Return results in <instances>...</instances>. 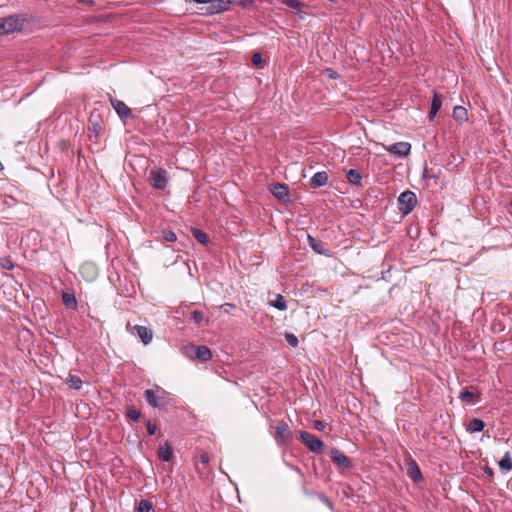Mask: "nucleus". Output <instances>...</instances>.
<instances>
[{
  "label": "nucleus",
  "instance_id": "nucleus-13",
  "mask_svg": "<svg viewBox=\"0 0 512 512\" xmlns=\"http://www.w3.org/2000/svg\"><path fill=\"white\" fill-rule=\"evenodd\" d=\"M307 242L310 248L316 252L317 254L324 255V256H331V252L328 249L324 248V244L320 241L311 236L310 234L307 235Z\"/></svg>",
  "mask_w": 512,
  "mask_h": 512
},
{
  "label": "nucleus",
  "instance_id": "nucleus-32",
  "mask_svg": "<svg viewBox=\"0 0 512 512\" xmlns=\"http://www.w3.org/2000/svg\"><path fill=\"white\" fill-rule=\"evenodd\" d=\"M161 233L164 241L175 242L177 240V236L172 230L164 229Z\"/></svg>",
  "mask_w": 512,
  "mask_h": 512
},
{
  "label": "nucleus",
  "instance_id": "nucleus-34",
  "mask_svg": "<svg viewBox=\"0 0 512 512\" xmlns=\"http://www.w3.org/2000/svg\"><path fill=\"white\" fill-rule=\"evenodd\" d=\"M285 339L289 346H291L293 348L298 346L299 341H298V338L294 334L286 333Z\"/></svg>",
  "mask_w": 512,
  "mask_h": 512
},
{
  "label": "nucleus",
  "instance_id": "nucleus-44",
  "mask_svg": "<svg viewBox=\"0 0 512 512\" xmlns=\"http://www.w3.org/2000/svg\"><path fill=\"white\" fill-rule=\"evenodd\" d=\"M193 1L196 2V3H206V4H209V2L211 0H193Z\"/></svg>",
  "mask_w": 512,
  "mask_h": 512
},
{
  "label": "nucleus",
  "instance_id": "nucleus-8",
  "mask_svg": "<svg viewBox=\"0 0 512 512\" xmlns=\"http://www.w3.org/2000/svg\"><path fill=\"white\" fill-rule=\"evenodd\" d=\"M275 439L281 444H287L293 439V434L285 422H280L275 427Z\"/></svg>",
  "mask_w": 512,
  "mask_h": 512
},
{
  "label": "nucleus",
  "instance_id": "nucleus-33",
  "mask_svg": "<svg viewBox=\"0 0 512 512\" xmlns=\"http://www.w3.org/2000/svg\"><path fill=\"white\" fill-rule=\"evenodd\" d=\"M191 320L195 324L200 325L204 320V314L199 310H194L191 312Z\"/></svg>",
  "mask_w": 512,
  "mask_h": 512
},
{
  "label": "nucleus",
  "instance_id": "nucleus-30",
  "mask_svg": "<svg viewBox=\"0 0 512 512\" xmlns=\"http://www.w3.org/2000/svg\"><path fill=\"white\" fill-rule=\"evenodd\" d=\"M153 510V504L147 500L142 499L138 503L137 511L138 512H151Z\"/></svg>",
  "mask_w": 512,
  "mask_h": 512
},
{
  "label": "nucleus",
  "instance_id": "nucleus-37",
  "mask_svg": "<svg viewBox=\"0 0 512 512\" xmlns=\"http://www.w3.org/2000/svg\"><path fill=\"white\" fill-rule=\"evenodd\" d=\"M251 61H252V63H253L254 65H257V66L261 65V64H262V62H263V58H262L261 53H259V52H255V53L252 55V57H251Z\"/></svg>",
  "mask_w": 512,
  "mask_h": 512
},
{
  "label": "nucleus",
  "instance_id": "nucleus-36",
  "mask_svg": "<svg viewBox=\"0 0 512 512\" xmlns=\"http://www.w3.org/2000/svg\"><path fill=\"white\" fill-rule=\"evenodd\" d=\"M146 429H147V432L149 435H154L157 431V425L155 422L151 421V420H148L146 422Z\"/></svg>",
  "mask_w": 512,
  "mask_h": 512
},
{
  "label": "nucleus",
  "instance_id": "nucleus-26",
  "mask_svg": "<svg viewBox=\"0 0 512 512\" xmlns=\"http://www.w3.org/2000/svg\"><path fill=\"white\" fill-rule=\"evenodd\" d=\"M499 467L501 470L504 471H511L512 470V458L510 455V452H506L502 459L499 461Z\"/></svg>",
  "mask_w": 512,
  "mask_h": 512
},
{
  "label": "nucleus",
  "instance_id": "nucleus-41",
  "mask_svg": "<svg viewBox=\"0 0 512 512\" xmlns=\"http://www.w3.org/2000/svg\"><path fill=\"white\" fill-rule=\"evenodd\" d=\"M95 268L92 264H84L82 267H81V271L84 272L86 270L88 271H93Z\"/></svg>",
  "mask_w": 512,
  "mask_h": 512
},
{
  "label": "nucleus",
  "instance_id": "nucleus-2",
  "mask_svg": "<svg viewBox=\"0 0 512 512\" xmlns=\"http://www.w3.org/2000/svg\"><path fill=\"white\" fill-rule=\"evenodd\" d=\"M143 395L147 403L153 408L162 409L169 403L167 392L163 389H146Z\"/></svg>",
  "mask_w": 512,
  "mask_h": 512
},
{
  "label": "nucleus",
  "instance_id": "nucleus-42",
  "mask_svg": "<svg viewBox=\"0 0 512 512\" xmlns=\"http://www.w3.org/2000/svg\"><path fill=\"white\" fill-rule=\"evenodd\" d=\"M484 472L490 476V477H493L494 476V471L492 468H490L489 466H485L484 468Z\"/></svg>",
  "mask_w": 512,
  "mask_h": 512
},
{
  "label": "nucleus",
  "instance_id": "nucleus-38",
  "mask_svg": "<svg viewBox=\"0 0 512 512\" xmlns=\"http://www.w3.org/2000/svg\"><path fill=\"white\" fill-rule=\"evenodd\" d=\"M318 497L322 503H324L325 505H327L330 508L332 507V503L323 493L318 494Z\"/></svg>",
  "mask_w": 512,
  "mask_h": 512
},
{
  "label": "nucleus",
  "instance_id": "nucleus-23",
  "mask_svg": "<svg viewBox=\"0 0 512 512\" xmlns=\"http://www.w3.org/2000/svg\"><path fill=\"white\" fill-rule=\"evenodd\" d=\"M347 180L352 185H360L362 180V175L356 169L348 170L346 174Z\"/></svg>",
  "mask_w": 512,
  "mask_h": 512
},
{
  "label": "nucleus",
  "instance_id": "nucleus-5",
  "mask_svg": "<svg viewBox=\"0 0 512 512\" xmlns=\"http://www.w3.org/2000/svg\"><path fill=\"white\" fill-rule=\"evenodd\" d=\"M126 329L132 335L137 336L144 345H148L153 340V330L142 325L132 326L129 322L126 325Z\"/></svg>",
  "mask_w": 512,
  "mask_h": 512
},
{
  "label": "nucleus",
  "instance_id": "nucleus-45",
  "mask_svg": "<svg viewBox=\"0 0 512 512\" xmlns=\"http://www.w3.org/2000/svg\"><path fill=\"white\" fill-rule=\"evenodd\" d=\"M225 307L233 308L234 305L230 304V303H225L224 305L221 306V308H225Z\"/></svg>",
  "mask_w": 512,
  "mask_h": 512
},
{
  "label": "nucleus",
  "instance_id": "nucleus-46",
  "mask_svg": "<svg viewBox=\"0 0 512 512\" xmlns=\"http://www.w3.org/2000/svg\"><path fill=\"white\" fill-rule=\"evenodd\" d=\"M423 177H424V178L428 177L427 170H425V171H424V173H423Z\"/></svg>",
  "mask_w": 512,
  "mask_h": 512
},
{
  "label": "nucleus",
  "instance_id": "nucleus-20",
  "mask_svg": "<svg viewBox=\"0 0 512 512\" xmlns=\"http://www.w3.org/2000/svg\"><path fill=\"white\" fill-rule=\"evenodd\" d=\"M452 117L460 124L468 120V112L462 106H455L453 109Z\"/></svg>",
  "mask_w": 512,
  "mask_h": 512
},
{
  "label": "nucleus",
  "instance_id": "nucleus-19",
  "mask_svg": "<svg viewBox=\"0 0 512 512\" xmlns=\"http://www.w3.org/2000/svg\"><path fill=\"white\" fill-rule=\"evenodd\" d=\"M195 350V358L206 362L209 361L212 358V352L210 348H208L205 345H199V346H193Z\"/></svg>",
  "mask_w": 512,
  "mask_h": 512
},
{
  "label": "nucleus",
  "instance_id": "nucleus-39",
  "mask_svg": "<svg viewBox=\"0 0 512 512\" xmlns=\"http://www.w3.org/2000/svg\"><path fill=\"white\" fill-rule=\"evenodd\" d=\"M326 427V424L320 420H316L314 421V428L319 430V431H323Z\"/></svg>",
  "mask_w": 512,
  "mask_h": 512
},
{
  "label": "nucleus",
  "instance_id": "nucleus-3",
  "mask_svg": "<svg viewBox=\"0 0 512 512\" xmlns=\"http://www.w3.org/2000/svg\"><path fill=\"white\" fill-rule=\"evenodd\" d=\"M417 205V197L413 191L406 190L398 197V209L402 215H408Z\"/></svg>",
  "mask_w": 512,
  "mask_h": 512
},
{
  "label": "nucleus",
  "instance_id": "nucleus-10",
  "mask_svg": "<svg viewBox=\"0 0 512 512\" xmlns=\"http://www.w3.org/2000/svg\"><path fill=\"white\" fill-rule=\"evenodd\" d=\"M385 149L391 154L399 157H405L410 153L411 144L409 142H396L387 146Z\"/></svg>",
  "mask_w": 512,
  "mask_h": 512
},
{
  "label": "nucleus",
  "instance_id": "nucleus-43",
  "mask_svg": "<svg viewBox=\"0 0 512 512\" xmlns=\"http://www.w3.org/2000/svg\"><path fill=\"white\" fill-rule=\"evenodd\" d=\"M200 459H201V462H202V463H208V461H209V457H208V455H207V454H202V455L200 456Z\"/></svg>",
  "mask_w": 512,
  "mask_h": 512
},
{
  "label": "nucleus",
  "instance_id": "nucleus-14",
  "mask_svg": "<svg viewBox=\"0 0 512 512\" xmlns=\"http://www.w3.org/2000/svg\"><path fill=\"white\" fill-rule=\"evenodd\" d=\"M442 106V97L439 93L433 92L428 119L432 121Z\"/></svg>",
  "mask_w": 512,
  "mask_h": 512
},
{
  "label": "nucleus",
  "instance_id": "nucleus-40",
  "mask_svg": "<svg viewBox=\"0 0 512 512\" xmlns=\"http://www.w3.org/2000/svg\"><path fill=\"white\" fill-rule=\"evenodd\" d=\"M327 73H328V76L332 79H337L338 78V73L332 69H327Z\"/></svg>",
  "mask_w": 512,
  "mask_h": 512
},
{
  "label": "nucleus",
  "instance_id": "nucleus-7",
  "mask_svg": "<svg viewBox=\"0 0 512 512\" xmlns=\"http://www.w3.org/2000/svg\"><path fill=\"white\" fill-rule=\"evenodd\" d=\"M329 456L339 471H345L352 467L351 460L337 448H332Z\"/></svg>",
  "mask_w": 512,
  "mask_h": 512
},
{
  "label": "nucleus",
  "instance_id": "nucleus-28",
  "mask_svg": "<svg viewBox=\"0 0 512 512\" xmlns=\"http://www.w3.org/2000/svg\"><path fill=\"white\" fill-rule=\"evenodd\" d=\"M271 305L280 311L287 309V302L281 294H277L276 299L271 302Z\"/></svg>",
  "mask_w": 512,
  "mask_h": 512
},
{
  "label": "nucleus",
  "instance_id": "nucleus-21",
  "mask_svg": "<svg viewBox=\"0 0 512 512\" xmlns=\"http://www.w3.org/2000/svg\"><path fill=\"white\" fill-rule=\"evenodd\" d=\"M485 427V423L482 419H479V418H473L470 420L468 426H467V431H469L470 433H475V432H481L483 431Z\"/></svg>",
  "mask_w": 512,
  "mask_h": 512
},
{
  "label": "nucleus",
  "instance_id": "nucleus-47",
  "mask_svg": "<svg viewBox=\"0 0 512 512\" xmlns=\"http://www.w3.org/2000/svg\"><path fill=\"white\" fill-rule=\"evenodd\" d=\"M223 309H224V311H225V312H228L229 307H225V308H223Z\"/></svg>",
  "mask_w": 512,
  "mask_h": 512
},
{
  "label": "nucleus",
  "instance_id": "nucleus-15",
  "mask_svg": "<svg viewBox=\"0 0 512 512\" xmlns=\"http://www.w3.org/2000/svg\"><path fill=\"white\" fill-rule=\"evenodd\" d=\"M157 456L163 462H170L172 460L173 450L168 441H165L159 446Z\"/></svg>",
  "mask_w": 512,
  "mask_h": 512
},
{
  "label": "nucleus",
  "instance_id": "nucleus-6",
  "mask_svg": "<svg viewBox=\"0 0 512 512\" xmlns=\"http://www.w3.org/2000/svg\"><path fill=\"white\" fill-rule=\"evenodd\" d=\"M151 185L158 190H164L168 183V173L163 168H156L150 171Z\"/></svg>",
  "mask_w": 512,
  "mask_h": 512
},
{
  "label": "nucleus",
  "instance_id": "nucleus-17",
  "mask_svg": "<svg viewBox=\"0 0 512 512\" xmlns=\"http://www.w3.org/2000/svg\"><path fill=\"white\" fill-rule=\"evenodd\" d=\"M459 398L462 402L473 405L479 401V394L476 391L465 388L459 393Z\"/></svg>",
  "mask_w": 512,
  "mask_h": 512
},
{
  "label": "nucleus",
  "instance_id": "nucleus-25",
  "mask_svg": "<svg viewBox=\"0 0 512 512\" xmlns=\"http://www.w3.org/2000/svg\"><path fill=\"white\" fill-rule=\"evenodd\" d=\"M66 384L71 389L80 390L81 387H82L83 382L80 379V377H78L76 375L69 374V376H68V378L66 380Z\"/></svg>",
  "mask_w": 512,
  "mask_h": 512
},
{
  "label": "nucleus",
  "instance_id": "nucleus-11",
  "mask_svg": "<svg viewBox=\"0 0 512 512\" xmlns=\"http://www.w3.org/2000/svg\"><path fill=\"white\" fill-rule=\"evenodd\" d=\"M270 191L274 197L279 200L286 201L289 198V187L284 183H274L270 187Z\"/></svg>",
  "mask_w": 512,
  "mask_h": 512
},
{
  "label": "nucleus",
  "instance_id": "nucleus-12",
  "mask_svg": "<svg viewBox=\"0 0 512 512\" xmlns=\"http://www.w3.org/2000/svg\"><path fill=\"white\" fill-rule=\"evenodd\" d=\"M230 0H211L209 2L208 11L211 14H217L227 11L231 5Z\"/></svg>",
  "mask_w": 512,
  "mask_h": 512
},
{
  "label": "nucleus",
  "instance_id": "nucleus-31",
  "mask_svg": "<svg viewBox=\"0 0 512 512\" xmlns=\"http://www.w3.org/2000/svg\"><path fill=\"white\" fill-rule=\"evenodd\" d=\"M282 2L287 7L292 8V9H296L299 14H300L301 8L305 6L304 3H302V2H300L298 0H283Z\"/></svg>",
  "mask_w": 512,
  "mask_h": 512
},
{
  "label": "nucleus",
  "instance_id": "nucleus-9",
  "mask_svg": "<svg viewBox=\"0 0 512 512\" xmlns=\"http://www.w3.org/2000/svg\"><path fill=\"white\" fill-rule=\"evenodd\" d=\"M111 105L119 118L123 121L132 117L131 109L121 100L110 98Z\"/></svg>",
  "mask_w": 512,
  "mask_h": 512
},
{
  "label": "nucleus",
  "instance_id": "nucleus-35",
  "mask_svg": "<svg viewBox=\"0 0 512 512\" xmlns=\"http://www.w3.org/2000/svg\"><path fill=\"white\" fill-rule=\"evenodd\" d=\"M0 265H1L2 268L7 269V270H13L14 269V264H13V262L9 258H2L0 260Z\"/></svg>",
  "mask_w": 512,
  "mask_h": 512
},
{
  "label": "nucleus",
  "instance_id": "nucleus-18",
  "mask_svg": "<svg viewBox=\"0 0 512 512\" xmlns=\"http://www.w3.org/2000/svg\"><path fill=\"white\" fill-rule=\"evenodd\" d=\"M327 181H328V174H327V172L320 171V172L315 173L310 178V182L309 183H310V186L312 188H319V187H322V186L326 185Z\"/></svg>",
  "mask_w": 512,
  "mask_h": 512
},
{
  "label": "nucleus",
  "instance_id": "nucleus-29",
  "mask_svg": "<svg viewBox=\"0 0 512 512\" xmlns=\"http://www.w3.org/2000/svg\"><path fill=\"white\" fill-rule=\"evenodd\" d=\"M126 415L131 421H138L141 417V412L133 406H128Z\"/></svg>",
  "mask_w": 512,
  "mask_h": 512
},
{
  "label": "nucleus",
  "instance_id": "nucleus-22",
  "mask_svg": "<svg viewBox=\"0 0 512 512\" xmlns=\"http://www.w3.org/2000/svg\"><path fill=\"white\" fill-rule=\"evenodd\" d=\"M99 118H100V115L96 114L94 112L91 113L90 118H89V123L91 125L90 130L93 133H95L96 135H98L102 131V127L99 123Z\"/></svg>",
  "mask_w": 512,
  "mask_h": 512
},
{
  "label": "nucleus",
  "instance_id": "nucleus-4",
  "mask_svg": "<svg viewBox=\"0 0 512 512\" xmlns=\"http://www.w3.org/2000/svg\"><path fill=\"white\" fill-rule=\"evenodd\" d=\"M299 438L302 441V443L313 453L315 454H323L325 444L320 439L316 438L313 434L306 432V431H300L299 432Z\"/></svg>",
  "mask_w": 512,
  "mask_h": 512
},
{
  "label": "nucleus",
  "instance_id": "nucleus-24",
  "mask_svg": "<svg viewBox=\"0 0 512 512\" xmlns=\"http://www.w3.org/2000/svg\"><path fill=\"white\" fill-rule=\"evenodd\" d=\"M191 233L193 237L201 244L207 245L209 242V236L198 228H192Z\"/></svg>",
  "mask_w": 512,
  "mask_h": 512
},
{
  "label": "nucleus",
  "instance_id": "nucleus-1",
  "mask_svg": "<svg viewBox=\"0 0 512 512\" xmlns=\"http://www.w3.org/2000/svg\"><path fill=\"white\" fill-rule=\"evenodd\" d=\"M28 18L25 14H12L0 18V35H7L23 30Z\"/></svg>",
  "mask_w": 512,
  "mask_h": 512
},
{
  "label": "nucleus",
  "instance_id": "nucleus-27",
  "mask_svg": "<svg viewBox=\"0 0 512 512\" xmlns=\"http://www.w3.org/2000/svg\"><path fill=\"white\" fill-rule=\"evenodd\" d=\"M62 302L69 309H75L77 307V300L73 294L63 293Z\"/></svg>",
  "mask_w": 512,
  "mask_h": 512
},
{
  "label": "nucleus",
  "instance_id": "nucleus-16",
  "mask_svg": "<svg viewBox=\"0 0 512 512\" xmlns=\"http://www.w3.org/2000/svg\"><path fill=\"white\" fill-rule=\"evenodd\" d=\"M407 474L414 483H419L423 480L421 471L416 461L411 460L407 465Z\"/></svg>",
  "mask_w": 512,
  "mask_h": 512
}]
</instances>
